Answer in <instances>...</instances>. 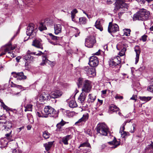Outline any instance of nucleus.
I'll return each instance as SVG.
<instances>
[{"label": "nucleus", "instance_id": "1", "mask_svg": "<svg viewBox=\"0 0 153 153\" xmlns=\"http://www.w3.org/2000/svg\"><path fill=\"white\" fill-rule=\"evenodd\" d=\"M149 15L150 12L149 11L142 8L140 9L134 15L133 19L134 21L146 20L148 19Z\"/></svg>", "mask_w": 153, "mask_h": 153}, {"label": "nucleus", "instance_id": "2", "mask_svg": "<svg viewBox=\"0 0 153 153\" xmlns=\"http://www.w3.org/2000/svg\"><path fill=\"white\" fill-rule=\"evenodd\" d=\"M78 88L80 87L83 84L82 91L85 92H89L91 88V82L88 80H84L82 78H79L77 82Z\"/></svg>", "mask_w": 153, "mask_h": 153}, {"label": "nucleus", "instance_id": "3", "mask_svg": "<svg viewBox=\"0 0 153 153\" xmlns=\"http://www.w3.org/2000/svg\"><path fill=\"white\" fill-rule=\"evenodd\" d=\"M16 47V46L15 45H12L11 42L8 43L3 49V51L1 53L0 56L4 55L7 52L8 54H9L10 55L11 57H14L16 56L14 54L13 52L11 51L14 49Z\"/></svg>", "mask_w": 153, "mask_h": 153}, {"label": "nucleus", "instance_id": "4", "mask_svg": "<svg viewBox=\"0 0 153 153\" xmlns=\"http://www.w3.org/2000/svg\"><path fill=\"white\" fill-rule=\"evenodd\" d=\"M132 0H117V7L119 11H122L127 10L128 7L127 4L126 2H130Z\"/></svg>", "mask_w": 153, "mask_h": 153}, {"label": "nucleus", "instance_id": "5", "mask_svg": "<svg viewBox=\"0 0 153 153\" xmlns=\"http://www.w3.org/2000/svg\"><path fill=\"white\" fill-rule=\"evenodd\" d=\"M97 131V133L101 135L106 136L108 132V130L107 126L105 124L102 123L98 125Z\"/></svg>", "mask_w": 153, "mask_h": 153}, {"label": "nucleus", "instance_id": "6", "mask_svg": "<svg viewBox=\"0 0 153 153\" xmlns=\"http://www.w3.org/2000/svg\"><path fill=\"white\" fill-rule=\"evenodd\" d=\"M37 31V30L36 28H35L34 25L33 23H31L27 27L26 34L27 36L33 38L36 36Z\"/></svg>", "mask_w": 153, "mask_h": 153}, {"label": "nucleus", "instance_id": "7", "mask_svg": "<svg viewBox=\"0 0 153 153\" xmlns=\"http://www.w3.org/2000/svg\"><path fill=\"white\" fill-rule=\"evenodd\" d=\"M96 39L93 36H87L85 39V45L89 48L93 47L96 43Z\"/></svg>", "mask_w": 153, "mask_h": 153}, {"label": "nucleus", "instance_id": "8", "mask_svg": "<svg viewBox=\"0 0 153 153\" xmlns=\"http://www.w3.org/2000/svg\"><path fill=\"white\" fill-rule=\"evenodd\" d=\"M43 54L41 51H39V53H36V52H31L30 51L28 50L27 54L23 56V59L26 61H33L34 59V57L31 56V55H36L40 56Z\"/></svg>", "mask_w": 153, "mask_h": 153}, {"label": "nucleus", "instance_id": "9", "mask_svg": "<svg viewBox=\"0 0 153 153\" xmlns=\"http://www.w3.org/2000/svg\"><path fill=\"white\" fill-rule=\"evenodd\" d=\"M6 121L5 120H2V121H0V127L2 126V129H7V130L8 131L7 129L9 130V132L6 134L5 136L7 137H8L10 136V134L11 133L12 131L11 130L10 128H12V126L11 123H8V125H7L6 126L4 125H2L1 124H5L6 123Z\"/></svg>", "mask_w": 153, "mask_h": 153}, {"label": "nucleus", "instance_id": "10", "mask_svg": "<svg viewBox=\"0 0 153 153\" xmlns=\"http://www.w3.org/2000/svg\"><path fill=\"white\" fill-rule=\"evenodd\" d=\"M127 45L124 42H120L117 46V50H120L119 53V55L120 56H123L125 55V52L126 49Z\"/></svg>", "mask_w": 153, "mask_h": 153}, {"label": "nucleus", "instance_id": "11", "mask_svg": "<svg viewBox=\"0 0 153 153\" xmlns=\"http://www.w3.org/2000/svg\"><path fill=\"white\" fill-rule=\"evenodd\" d=\"M119 29V27L117 24H113L111 22L109 23L108 27V31L111 34L118 31Z\"/></svg>", "mask_w": 153, "mask_h": 153}, {"label": "nucleus", "instance_id": "12", "mask_svg": "<svg viewBox=\"0 0 153 153\" xmlns=\"http://www.w3.org/2000/svg\"><path fill=\"white\" fill-rule=\"evenodd\" d=\"M83 69L88 76L90 77L94 76L96 75L95 68L94 67L89 68L88 66L85 67Z\"/></svg>", "mask_w": 153, "mask_h": 153}, {"label": "nucleus", "instance_id": "13", "mask_svg": "<svg viewBox=\"0 0 153 153\" xmlns=\"http://www.w3.org/2000/svg\"><path fill=\"white\" fill-rule=\"evenodd\" d=\"M49 35L50 36L51 39L53 40L48 39L49 42L54 45H60V44L59 43V39L60 38L59 37L55 36L51 33H49Z\"/></svg>", "mask_w": 153, "mask_h": 153}, {"label": "nucleus", "instance_id": "14", "mask_svg": "<svg viewBox=\"0 0 153 153\" xmlns=\"http://www.w3.org/2000/svg\"><path fill=\"white\" fill-rule=\"evenodd\" d=\"M99 62L97 57L93 56L90 57L88 64L91 67H96L98 65Z\"/></svg>", "mask_w": 153, "mask_h": 153}, {"label": "nucleus", "instance_id": "15", "mask_svg": "<svg viewBox=\"0 0 153 153\" xmlns=\"http://www.w3.org/2000/svg\"><path fill=\"white\" fill-rule=\"evenodd\" d=\"M120 60V58L118 56L116 57H113L109 61V64L110 66H116L120 64L121 62Z\"/></svg>", "mask_w": 153, "mask_h": 153}, {"label": "nucleus", "instance_id": "16", "mask_svg": "<svg viewBox=\"0 0 153 153\" xmlns=\"http://www.w3.org/2000/svg\"><path fill=\"white\" fill-rule=\"evenodd\" d=\"M62 92L59 90H55L52 92L50 95V97L53 99L58 98L62 95Z\"/></svg>", "mask_w": 153, "mask_h": 153}, {"label": "nucleus", "instance_id": "17", "mask_svg": "<svg viewBox=\"0 0 153 153\" xmlns=\"http://www.w3.org/2000/svg\"><path fill=\"white\" fill-rule=\"evenodd\" d=\"M88 114L87 113L83 114V117L75 123V125L78 126L81 125L82 123L85 122L88 119Z\"/></svg>", "mask_w": 153, "mask_h": 153}, {"label": "nucleus", "instance_id": "18", "mask_svg": "<svg viewBox=\"0 0 153 153\" xmlns=\"http://www.w3.org/2000/svg\"><path fill=\"white\" fill-rule=\"evenodd\" d=\"M49 97L50 95L46 93L45 92H42L40 95L38 99L41 102H42L45 100L49 99Z\"/></svg>", "mask_w": 153, "mask_h": 153}, {"label": "nucleus", "instance_id": "19", "mask_svg": "<svg viewBox=\"0 0 153 153\" xmlns=\"http://www.w3.org/2000/svg\"><path fill=\"white\" fill-rule=\"evenodd\" d=\"M134 51L136 54V56L135 58V64H136L139 61L140 54L141 51L140 49L138 46H135L134 48Z\"/></svg>", "mask_w": 153, "mask_h": 153}, {"label": "nucleus", "instance_id": "20", "mask_svg": "<svg viewBox=\"0 0 153 153\" xmlns=\"http://www.w3.org/2000/svg\"><path fill=\"white\" fill-rule=\"evenodd\" d=\"M88 93L85 92L84 91H82V93L80 94L78 98V100L79 102L81 103H82L84 102L86 99L87 93Z\"/></svg>", "mask_w": 153, "mask_h": 153}, {"label": "nucleus", "instance_id": "21", "mask_svg": "<svg viewBox=\"0 0 153 153\" xmlns=\"http://www.w3.org/2000/svg\"><path fill=\"white\" fill-rule=\"evenodd\" d=\"M62 26L60 24H56L54 25V33L57 35L61 32Z\"/></svg>", "mask_w": 153, "mask_h": 153}, {"label": "nucleus", "instance_id": "22", "mask_svg": "<svg viewBox=\"0 0 153 153\" xmlns=\"http://www.w3.org/2000/svg\"><path fill=\"white\" fill-rule=\"evenodd\" d=\"M40 39H35L33 42L32 45L38 48H42Z\"/></svg>", "mask_w": 153, "mask_h": 153}, {"label": "nucleus", "instance_id": "23", "mask_svg": "<svg viewBox=\"0 0 153 153\" xmlns=\"http://www.w3.org/2000/svg\"><path fill=\"white\" fill-rule=\"evenodd\" d=\"M72 136L71 135H67L62 138V141L65 145H68V141L72 139Z\"/></svg>", "mask_w": 153, "mask_h": 153}, {"label": "nucleus", "instance_id": "24", "mask_svg": "<svg viewBox=\"0 0 153 153\" xmlns=\"http://www.w3.org/2000/svg\"><path fill=\"white\" fill-rule=\"evenodd\" d=\"M78 12L77 10L76 9H73L71 13L72 20L73 21L76 22H78V18H75V16L76 13Z\"/></svg>", "mask_w": 153, "mask_h": 153}, {"label": "nucleus", "instance_id": "25", "mask_svg": "<svg viewBox=\"0 0 153 153\" xmlns=\"http://www.w3.org/2000/svg\"><path fill=\"white\" fill-rule=\"evenodd\" d=\"M108 143L113 146L111 147L112 149H114L117 148L120 143L119 141H117L115 138L112 141L109 142Z\"/></svg>", "mask_w": 153, "mask_h": 153}, {"label": "nucleus", "instance_id": "26", "mask_svg": "<svg viewBox=\"0 0 153 153\" xmlns=\"http://www.w3.org/2000/svg\"><path fill=\"white\" fill-rule=\"evenodd\" d=\"M48 116L52 117H56L58 116V112L56 111L55 109L52 108L51 109L50 112H49Z\"/></svg>", "mask_w": 153, "mask_h": 153}, {"label": "nucleus", "instance_id": "27", "mask_svg": "<svg viewBox=\"0 0 153 153\" xmlns=\"http://www.w3.org/2000/svg\"><path fill=\"white\" fill-rule=\"evenodd\" d=\"M88 102L89 103L93 102L96 98V96L92 94H90L88 95Z\"/></svg>", "mask_w": 153, "mask_h": 153}, {"label": "nucleus", "instance_id": "28", "mask_svg": "<svg viewBox=\"0 0 153 153\" xmlns=\"http://www.w3.org/2000/svg\"><path fill=\"white\" fill-rule=\"evenodd\" d=\"M18 80H21L23 79H26V76L24 75L23 72H18Z\"/></svg>", "mask_w": 153, "mask_h": 153}, {"label": "nucleus", "instance_id": "29", "mask_svg": "<svg viewBox=\"0 0 153 153\" xmlns=\"http://www.w3.org/2000/svg\"><path fill=\"white\" fill-rule=\"evenodd\" d=\"M53 141L49 142L44 144V146L45 147L46 151H48L50 149L53 144Z\"/></svg>", "mask_w": 153, "mask_h": 153}, {"label": "nucleus", "instance_id": "30", "mask_svg": "<svg viewBox=\"0 0 153 153\" xmlns=\"http://www.w3.org/2000/svg\"><path fill=\"white\" fill-rule=\"evenodd\" d=\"M95 26L96 28L99 30L101 31H102L103 30V28L100 24V19H97L95 23Z\"/></svg>", "mask_w": 153, "mask_h": 153}, {"label": "nucleus", "instance_id": "31", "mask_svg": "<svg viewBox=\"0 0 153 153\" xmlns=\"http://www.w3.org/2000/svg\"><path fill=\"white\" fill-rule=\"evenodd\" d=\"M109 109L111 111L116 113L119 111L120 110L119 108L117 107L113 104H112L110 106Z\"/></svg>", "mask_w": 153, "mask_h": 153}, {"label": "nucleus", "instance_id": "32", "mask_svg": "<svg viewBox=\"0 0 153 153\" xmlns=\"http://www.w3.org/2000/svg\"><path fill=\"white\" fill-rule=\"evenodd\" d=\"M69 106L71 108H74L76 107L77 105L76 101L74 100H72L69 102Z\"/></svg>", "mask_w": 153, "mask_h": 153}, {"label": "nucleus", "instance_id": "33", "mask_svg": "<svg viewBox=\"0 0 153 153\" xmlns=\"http://www.w3.org/2000/svg\"><path fill=\"white\" fill-rule=\"evenodd\" d=\"M52 107L50 106H46L44 108V111L45 114L47 115L48 116L49 115V112H50L51 109Z\"/></svg>", "mask_w": 153, "mask_h": 153}, {"label": "nucleus", "instance_id": "34", "mask_svg": "<svg viewBox=\"0 0 153 153\" xmlns=\"http://www.w3.org/2000/svg\"><path fill=\"white\" fill-rule=\"evenodd\" d=\"M32 105L30 104H28L25 106V111H32Z\"/></svg>", "mask_w": 153, "mask_h": 153}, {"label": "nucleus", "instance_id": "35", "mask_svg": "<svg viewBox=\"0 0 153 153\" xmlns=\"http://www.w3.org/2000/svg\"><path fill=\"white\" fill-rule=\"evenodd\" d=\"M152 98V97H140V99L143 101L145 102H147L150 100Z\"/></svg>", "mask_w": 153, "mask_h": 153}, {"label": "nucleus", "instance_id": "36", "mask_svg": "<svg viewBox=\"0 0 153 153\" xmlns=\"http://www.w3.org/2000/svg\"><path fill=\"white\" fill-rule=\"evenodd\" d=\"M79 22L80 24H85L86 23L87 19L84 17H80L79 19Z\"/></svg>", "mask_w": 153, "mask_h": 153}, {"label": "nucleus", "instance_id": "37", "mask_svg": "<svg viewBox=\"0 0 153 153\" xmlns=\"http://www.w3.org/2000/svg\"><path fill=\"white\" fill-rule=\"evenodd\" d=\"M49 61L48 59H47V57L46 56H43L42 61V62L40 63V65L44 66L45 65L46 63H47L48 62H49Z\"/></svg>", "mask_w": 153, "mask_h": 153}, {"label": "nucleus", "instance_id": "38", "mask_svg": "<svg viewBox=\"0 0 153 153\" xmlns=\"http://www.w3.org/2000/svg\"><path fill=\"white\" fill-rule=\"evenodd\" d=\"M50 135V134L47 131H44L43 134V137L45 139L48 138Z\"/></svg>", "mask_w": 153, "mask_h": 153}, {"label": "nucleus", "instance_id": "39", "mask_svg": "<svg viewBox=\"0 0 153 153\" xmlns=\"http://www.w3.org/2000/svg\"><path fill=\"white\" fill-rule=\"evenodd\" d=\"M120 133L121 135V137H122L123 138L129 135V134L128 132H126L124 131H120Z\"/></svg>", "mask_w": 153, "mask_h": 153}, {"label": "nucleus", "instance_id": "40", "mask_svg": "<svg viewBox=\"0 0 153 153\" xmlns=\"http://www.w3.org/2000/svg\"><path fill=\"white\" fill-rule=\"evenodd\" d=\"M90 146H91L90 144L88 143V142L86 141L83 143L80 144L79 148L80 147H90Z\"/></svg>", "mask_w": 153, "mask_h": 153}, {"label": "nucleus", "instance_id": "41", "mask_svg": "<svg viewBox=\"0 0 153 153\" xmlns=\"http://www.w3.org/2000/svg\"><path fill=\"white\" fill-rule=\"evenodd\" d=\"M39 29L40 30L42 31L46 30L47 29V28L42 23H41L39 27Z\"/></svg>", "mask_w": 153, "mask_h": 153}, {"label": "nucleus", "instance_id": "42", "mask_svg": "<svg viewBox=\"0 0 153 153\" xmlns=\"http://www.w3.org/2000/svg\"><path fill=\"white\" fill-rule=\"evenodd\" d=\"M27 116L30 123H33L34 121L32 115L30 114H29L27 115Z\"/></svg>", "mask_w": 153, "mask_h": 153}, {"label": "nucleus", "instance_id": "43", "mask_svg": "<svg viewBox=\"0 0 153 153\" xmlns=\"http://www.w3.org/2000/svg\"><path fill=\"white\" fill-rule=\"evenodd\" d=\"M65 124V122L64 121L62 120V121L58 123L56 125V127L60 129L61 128V127L63 126Z\"/></svg>", "mask_w": 153, "mask_h": 153}, {"label": "nucleus", "instance_id": "44", "mask_svg": "<svg viewBox=\"0 0 153 153\" xmlns=\"http://www.w3.org/2000/svg\"><path fill=\"white\" fill-rule=\"evenodd\" d=\"M74 28L75 29L74 32L75 33H76L74 34V36L75 37H77L79 36L80 32L79 30H78L77 28L75 27Z\"/></svg>", "mask_w": 153, "mask_h": 153}, {"label": "nucleus", "instance_id": "45", "mask_svg": "<svg viewBox=\"0 0 153 153\" xmlns=\"http://www.w3.org/2000/svg\"><path fill=\"white\" fill-rule=\"evenodd\" d=\"M36 114L39 117H47V116L45 115L42 112H39L37 111L36 113Z\"/></svg>", "mask_w": 153, "mask_h": 153}, {"label": "nucleus", "instance_id": "46", "mask_svg": "<svg viewBox=\"0 0 153 153\" xmlns=\"http://www.w3.org/2000/svg\"><path fill=\"white\" fill-rule=\"evenodd\" d=\"M135 124H133L132 126L131 127V130H130V132L131 133H134L135 131Z\"/></svg>", "mask_w": 153, "mask_h": 153}, {"label": "nucleus", "instance_id": "47", "mask_svg": "<svg viewBox=\"0 0 153 153\" xmlns=\"http://www.w3.org/2000/svg\"><path fill=\"white\" fill-rule=\"evenodd\" d=\"M1 106L4 109L6 110V111H9L10 110V108L5 105L4 103H2V105Z\"/></svg>", "mask_w": 153, "mask_h": 153}, {"label": "nucleus", "instance_id": "48", "mask_svg": "<svg viewBox=\"0 0 153 153\" xmlns=\"http://www.w3.org/2000/svg\"><path fill=\"white\" fill-rule=\"evenodd\" d=\"M12 84L11 85V86L13 87H16L18 88H22V86L21 85H16L13 83V82H11Z\"/></svg>", "mask_w": 153, "mask_h": 153}, {"label": "nucleus", "instance_id": "49", "mask_svg": "<svg viewBox=\"0 0 153 153\" xmlns=\"http://www.w3.org/2000/svg\"><path fill=\"white\" fill-rule=\"evenodd\" d=\"M32 62V61H27V62H25V66L26 68H28L30 67V64Z\"/></svg>", "mask_w": 153, "mask_h": 153}, {"label": "nucleus", "instance_id": "50", "mask_svg": "<svg viewBox=\"0 0 153 153\" xmlns=\"http://www.w3.org/2000/svg\"><path fill=\"white\" fill-rule=\"evenodd\" d=\"M147 35H144L142 36L141 39H140L142 40L143 42H146L147 40Z\"/></svg>", "mask_w": 153, "mask_h": 153}, {"label": "nucleus", "instance_id": "51", "mask_svg": "<svg viewBox=\"0 0 153 153\" xmlns=\"http://www.w3.org/2000/svg\"><path fill=\"white\" fill-rule=\"evenodd\" d=\"M147 90L149 91L153 92V85L149 86L147 88Z\"/></svg>", "mask_w": 153, "mask_h": 153}, {"label": "nucleus", "instance_id": "52", "mask_svg": "<svg viewBox=\"0 0 153 153\" xmlns=\"http://www.w3.org/2000/svg\"><path fill=\"white\" fill-rule=\"evenodd\" d=\"M115 98L116 100L118 99H123V97L122 96H120V95L119 94H116L115 97Z\"/></svg>", "mask_w": 153, "mask_h": 153}, {"label": "nucleus", "instance_id": "53", "mask_svg": "<svg viewBox=\"0 0 153 153\" xmlns=\"http://www.w3.org/2000/svg\"><path fill=\"white\" fill-rule=\"evenodd\" d=\"M11 74L12 76L13 77H14L16 78V79L17 80V78H18V74H17V73H16V72H12L11 73Z\"/></svg>", "mask_w": 153, "mask_h": 153}, {"label": "nucleus", "instance_id": "54", "mask_svg": "<svg viewBox=\"0 0 153 153\" xmlns=\"http://www.w3.org/2000/svg\"><path fill=\"white\" fill-rule=\"evenodd\" d=\"M49 63H48L50 65L51 67H53L54 66L55 64H56V62L55 61L52 62L49 60Z\"/></svg>", "mask_w": 153, "mask_h": 153}, {"label": "nucleus", "instance_id": "55", "mask_svg": "<svg viewBox=\"0 0 153 153\" xmlns=\"http://www.w3.org/2000/svg\"><path fill=\"white\" fill-rule=\"evenodd\" d=\"M126 125V123H124L122 125V126L120 128V131H124L125 129V126Z\"/></svg>", "mask_w": 153, "mask_h": 153}, {"label": "nucleus", "instance_id": "56", "mask_svg": "<svg viewBox=\"0 0 153 153\" xmlns=\"http://www.w3.org/2000/svg\"><path fill=\"white\" fill-rule=\"evenodd\" d=\"M137 96L136 95L134 94L132 97L130 98V100H133L136 101L137 99Z\"/></svg>", "mask_w": 153, "mask_h": 153}, {"label": "nucleus", "instance_id": "57", "mask_svg": "<svg viewBox=\"0 0 153 153\" xmlns=\"http://www.w3.org/2000/svg\"><path fill=\"white\" fill-rule=\"evenodd\" d=\"M149 147L151 151L153 152V143L152 142V143L149 145Z\"/></svg>", "mask_w": 153, "mask_h": 153}, {"label": "nucleus", "instance_id": "58", "mask_svg": "<svg viewBox=\"0 0 153 153\" xmlns=\"http://www.w3.org/2000/svg\"><path fill=\"white\" fill-rule=\"evenodd\" d=\"M140 4H144V1L143 0H136Z\"/></svg>", "mask_w": 153, "mask_h": 153}, {"label": "nucleus", "instance_id": "59", "mask_svg": "<svg viewBox=\"0 0 153 153\" xmlns=\"http://www.w3.org/2000/svg\"><path fill=\"white\" fill-rule=\"evenodd\" d=\"M101 51V50H99L97 52L94 53V54L96 55H99L100 54V53Z\"/></svg>", "mask_w": 153, "mask_h": 153}, {"label": "nucleus", "instance_id": "60", "mask_svg": "<svg viewBox=\"0 0 153 153\" xmlns=\"http://www.w3.org/2000/svg\"><path fill=\"white\" fill-rule=\"evenodd\" d=\"M124 34L126 36H129L130 35V33L125 31Z\"/></svg>", "mask_w": 153, "mask_h": 153}, {"label": "nucleus", "instance_id": "61", "mask_svg": "<svg viewBox=\"0 0 153 153\" xmlns=\"http://www.w3.org/2000/svg\"><path fill=\"white\" fill-rule=\"evenodd\" d=\"M21 59V58L20 56H18L16 58V60L17 62H19V60Z\"/></svg>", "mask_w": 153, "mask_h": 153}, {"label": "nucleus", "instance_id": "62", "mask_svg": "<svg viewBox=\"0 0 153 153\" xmlns=\"http://www.w3.org/2000/svg\"><path fill=\"white\" fill-rule=\"evenodd\" d=\"M124 30V31H126V32H129V33H130V32L131 31L130 30V29H126Z\"/></svg>", "mask_w": 153, "mask_h": 153}, {"label": "nucleus", "instance_id": "63", "mask_svg": "<svg viewBox=\"0 0 153 153\" xmlns=\"http://www.w3.org/2000/svg\"><path fill=\"white\" fill-rule=\"evenodd\" d=\"M24 128V127H22L19 128H18L17 129V131H18L19 132L21 131V130L22 129H23Z\"/></svg>", "mask_w": 153, "mask_h": 153}, {"label": "nucleus", "instance_id": "64", "mask_svg": "<svg viewBox=\"0 0 153 153\" xmlns=\"http://www.w3.org/2000/svg\"><path fill=\"white\" fill-rule=\"evenodd\" d=\"M12 153H20L19 152L17 151L16 149L13 150Z\"/></svg>", "mask_w": 153, "mask_h": 153}]
</instances>
